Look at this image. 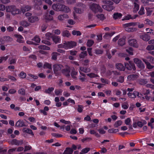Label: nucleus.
I'll list each match as a JSON object with an SVG mask.
<instances>
[{
    "mask_svg": "<svg viewBox=\"0 0 154 154\" xmlns=\"http://www.w3.org/2000/svg\"><path fill=\"white\" fill-rule=\"evenodd\" d=\"M52 7L54 10L57 11H63L68 13L70 11V9L68 7L60 4H54Z\"/></svg>",
    "mask_w": 154,
    "mask_h": 154,
    "instance_id": "nucleus-1",
    "label": "nucleus"
},
{
    "mask_svg": "<svg viewBox=\"0 0 154 154\" xmlns=\"http://www.w3.org/2000/svg\"><path fill=\"white\" fill-rule=\"evenodd\" d=\"M103 2L106 5H103L102 6L103 9L108 11H112L115 8L114 6L113 2L109 0L104 1Z\"/></svg>",
    "mask_w": 154,
    "mask_h": 154,
    "instance_id": "nucleus-2",
    "label": "nucleus"
},
{
    "mask_svg": "<svg viewBox=\"0 0 154 154\" xmlns=\"http://www.w3.org/2000/svg\"><path fill=\"white\" fill-rule=\"evenodd\" d=\"M54 14V12L53 10L50 11L49 13L48 12H46L43 16V20H45L46 22L48 23L53 20V16Z\"/></svg>",
    "mask_w": 154,
    "mask_h": 154,
    "instance_id": "nucleus-3",
    "label": "nucleus"
},
{
    "mask_svg": "<svg viewBox=\"0 0 154 154\" xmlns=\"http://www.w3.org/2000/svg\"><path fill=\"white\" fill-rule=\"evenodd\" d=\"M63 66L61 64H55L53 66L54 73L56 76H60L61 75L60 71Z\"/></svg>",
    "mask_w": 154,
    "mask_h": 154,
    "instance_id": "nucleus-4",
    "label": "nucleus"
},
{
    "mask_svg": "<svg viewBox=\"0 0 154 154\" xmlns=\"http://www.w3.org/2000/svg\"><path fill=\"white\" fill-rule=\"evenodd\" d=\"M91 10L95 13L102 12L103 9L99 5L93 3L90 6Z\"/></svg>",
    "mask_w": 154,
    "mask_h": 154,
    "instance_id": "nucleus-5",
    "label": "nucleus"
},
{
    "mask_svg": "<svg viewBox=\"0 0 154 154\" xmlns=\"http://www.w3.org/2000/svg\"><path fill=\"white\" fill-rule=\"evenodd\" d=\"M125 67L128 70L135 71L136 69L134 64L132 61H130L128 62L125 63Z\"/></svg>",
    "mask_w": 154,
    "mask_h": 154,
    "instance_id": "nucleus-6",
    "label": "nucleus"
},
{
    "mask_svg": "<svg viewBox=\"0 0 154 154\" xmlns=\"http://www.w3.org/2000/svg\"><path fill=\"white\" fill-rule=\"evenodd\" d=\"M70 67H67L62 69L61 70V72L64 75L67 77H69L70 76Z\"/></svg>",
    "mask_w": 154,
    "mask_h": 154,
    "instance_id": "nucleus-7",
    "label": "nucleus"
},
{
    "mask_svg": "<svg viewBox=\"0 0 154 154\" xmlns=\"http://www.w3.org/2000/svg\"><path fill=\"white\" fill-rule=\"evenodd\" d=\"M27 125L21 119H19L16 123L15 126L17 127H26Z\"/></svg>",
    "mask_w": 154,
    "mask_h": 154,
    "instance_id": "nucleus-8",
    "label": "nucleus"
},
{
    "mask_svg": "<svg viewBox=\"0 0 154 154\" xmlns=\"http://www.w3.org/2000/svg\"><path fill=\"white\" fill-rule=\"evenodd\" d=\"M134 62L139 68H142L144 67V65L142 61L140 59L135 58L134 59Z\"/></svg>",
    "mask_w": 154,
    "mask_h": 154,
    "instance_id": "nucleus-9",
    "label": "nucleus"
},
{
    "mask_svg": "<svg viewBox=\"0 0 154 154\" xmlns=\"http://www.w3.org/2000/svg\"><path fill=\"white\" fill-rule=\"evenodd\" d=\"M129 45L135 48L138 47L137 42L136 39H129L128 41Z\"/></svg>",
    "mask_w": 154,
    "mask_h": 154,
    "instance_id": "nucleus-10",
    "label": "nucleus"
},
{
    "mask_svg": "<svg viewBox=\"0 0 154 154\" xmlns=\"http://www.w3.org/2000/svg\"><path fill=\"white\" fill-rule=\"evenodd\" d=\"M66 45L67 47V49L73 48L76 45V43L74 41L66 42Z\"/></svg>",
    "mask_w": 154,
    "mask_h": 154,
    "instance_id": "nucleus-11",
    "label": "nucleus"
},
{
    "mask_svg": "<svg viewBox=\"0 0 154 154\" xmlns=\"http://www.w3.org/2000/svg\"><path fill=\"white\" fill-rule=\"evenodd\" d=\"M28 21L31 23H33L38 21L39 19L38 18L35 16H32L29 17H27Z\"/></svg>",
    "mask_w": 154,
    "mask_h": 154,
    "instance_id": "nucleus-12",
    "label": "nucleus"
},
{
    "mask_svg": "<svg viewBox=\"0 0 154 154\" xmlns=\"http://www.w3.org/2000/svg\"><path fill=\"white\" fill-rule=\"evenodd\" d=\"M34 7L35 9H40V7L39 6H41L42 4V2L41 0H34Z\"/></svg>",
    "mask_w": 154,
    "mask_h": 154,
    "instance_id": "nucleus-13",
    "label": "nucleus"
},
{
    "mask_svg": "<svg viewBox=\"0 0 154 154\" xmlns=\"http://www.w3.org/2000/svg\"><path fill=\"white\" fill-rule=\"evenodd\" d=\"M149 44H151L152 45H148L146 48V49L149 51H150L151 50L154 49V39L150 40L149 42Z\"/></svg>",
    "mask_w": 154,
    "mask_h": 154,
    "instance_id": "nucleus-14",
    "label": "nucleus"
},
{
    "mask_svg": "<svg viewBox=\"0 0 154 154\" xmlns=\"http://www.w3.org/2000/svg\"><path fill=\"white\" fill-rule=\"evenodd\" d=\"M122 16V14L121 13L119 12L114 13L112 16L113 18L115 20L121 19Z\"/></svg>",
    "mask_w": 154,
    "mask_h": 154,
    "instance_id": "nucleus-15",
    "label": "nucleus"
},
{
    "mask_svg": "<svg viewBox=\"0 0 154 154\" xmlns=\"http://www.w3.org/2000/svg\"><path fill=\"white\" fill-rule=\"evenodd\" d=\"M68 18H69V16L67 14H66L60 15L57 17V19L60 21L64 20Z\"/></svg>",
    "mask_w": 154,
    "mask_h": 154,
    "instance_id": "nucleus-16",
    "label": "nucleus"
},
{
    "mask_svg": "<svg viewBox=\"0 0 154 154\" xmlns=\"http://www.w3.org/2000/svg\"><path fill=\"white\" fill-rule=\"evenodd\" d=\"M16 8V7L14 5L8 6L6 7V10L7 12H11L12 14L13 11H14Z\"/></svg>",
    "mask_w": 154,
    "mask_h": 154,
    "instance_id": "nucleus-17",
    "label": "nucleus"
},
{
    "mask_svg": "<svg viewBox=\"0 0 154 154\" xmlns=\"http://www.w3.org/2000/svg\"><path fill=\"white\" fill-rule=\"evenodd\" d=\"M78 74V72L77 71H76L74 68L72 69L71 73V75L72 78L75 80L77 79V78L76 75Z\"/></svg>",
    "mask_w": 154,
    "mask_h": 154,
    "instance_id": "nucleus-18",
    "label": "nucleus"
},
{
    "mask_svg": "<svg viewBox=\"0 0 154 154\" xmlns=\"http://www.w3.org/2000/svg\"><path fill=\"white\" fill-rule=\"evenodd\" d=\"M139 93L136 91H134L133 93L129 92L128 93V96L130 98H134L136 97V96L139 95Z\"/></svg>",
    "mask_w": 154,
    "mask_h": 154,
    "instance_id": "nucleus-19",
    "label": "nucleus"
},
{
    "mask_svg": "<svg viewBox=\"0 0 154 154\" xmlns=\"http://www.w3.org/2000/svg\"><path fill=\"white\" fill-rule=\"evenodd\" d=\"M137 75L136 74H131L129 75L127 77V79L128 80L131 81L136 80L137 77Z\"/></svg>",
    "mask_w": 154,
    "mask_h": 154,
    "instance_id": "nucleus-20",
    "label": "nucleus"
},
{
    "mask_svg": "<svg viewBox=\"0 0 154 154\" xmlns=\"http://www.w3.org/2000/svg\"><path fill=\"white\" fill-rule=\"evenodd\" d=\"M116 68L120 71H124L125 69V66L121 63H118L116 64Z\"/></svg>",
    "mask_w": 154,
    "mask_h": 154,
    "instance_id": "nucleus-21",
    "label": "nucleus"
},
{
    "mask_svg": "<svg viewBox=\"0 0 154 154\" xmlns=\"http://www.w3.org/2000/svg\"><path fill=\"white\" fill-rule=\"evenodd\" d=\"M53 42L56 44L60 42V39L59 36H52Z\"/></svg>",
    "mask_w": 154,
    "mask_h": 154,
    "instance_id": "nucleus-22",
    "label": "nucleus"
},
{
    "mask_svg": "<svg viewBox=\"0 0 154 154\" xmlns=\"http://www.w3.org/2000/svg\"><path fill=\"white\" fill-rule=\"evenodd\" d=\"M140 38L146 41H148L150 39V36L146 34H144L141 35Z\"/></svg>",
    "mask_w": 154,
    "mask_h": 154,
    "instance_id": "nucleus-23",
    "label": "nucleus"
},
{
    "mask_svg": "<svg viewBox=\"0 0 154 154\" xmlns=\"http://www.w3.org/2000/svg\"><path fill=\"white\" fill-rule=\"evenodd\" d=\"M73 152V149L70 147H67L65 150L63 154H71Z\"/></svg>",
    "mask_w": 154,
    "mask_h": 154,
    "instance_id": "nucleus-24",
    "label": "nucleus"
},
{
    "mask_svg": "<svg viewBox=\"0 0 154 154\" xmlns=\"http://www.w3.org/2000/svg\"><path fill=\"white\" fill-rule=\"evenodd\" d=\"M23 132L28 133L32 136H33L34 135L32 130L29 128H24L23 129Z\"/></svg>",
    "mask_w": 154,
    "mask_h": 154,
    "instance_id": "nucleus-25",
    "label": "nucleus"
},
{
    "mask_svg": "<svg viewBox=\"0 0 154 154\" xmlns=\"http://www.w3.org/2000/svg\"><path fill=\"white\" fill-rule=\"evenodd\" d=\"M125 38H122L119 39L118 41V45L122 46L125 44Z\"/></svg>",
    "mask_w": 154,
    "mask_h": 154,
    "instance_id": "nucleus-26",
    "label": "nucleus"
},
{
    "mask_svg": "<svg viewBox=\"0 0 154 154\" xmlns=\"http://www.w3.org/2000/svg\"><path fill=\"white\" fill-rule=\"evenodd\" d=\"M49 110V108L48 106H45L44 107V109H40L39 112L43 114L44 115H47V113L46 111H48Z\"/></svg>",
    "mask_w": 154,
    "mask_h": 154,
    "instance_id": "nucleus-27",
    "label": "nucleus"
},
{
    "mask_svg": "<svg viewBox=\"0 0 154 154\" xmlns=\"http://www.w3.org/2000/svg\"><path fill=\"white\" fill-rule=\"evenodd\" d=\"M31 9V7L29 5H26L24 7H22L21 8V10L23 13L28 11Z\"/></svg>",
    "mask_w": 154,
    "mask_h": 154,
    "instance_id": "nucleus-28",
    "label": "nucleus"
},
{
    "mask_svg": "<svg viewBox=\"0 0 154 154\" xmlns=\"http://www.w3.org/2000/svg\"><path fill=\"white\" fill-rule=\"evenodd\" d=\"M134 7L133 8V12L134 13H136L138 11L139 8V6L138 4L136 2L134 3Z\"/></svg>",
    "mask_w": 154,
    "mask_h": 154,
    "instance_id": "nucleus-29",
    "label": "nucleus"
},
{
    "mask_svg": "<svg viewBox=\"0 0 154 154\" xmlns=\"http://www.w3.org/2000/svg\"><path fill=\"white\" fill-rule=\"evenodd\" d=\"M3 40L6 42H9L13 40V38L9 36H6L3 37Z\"/></svg>",
    "mask_w": 154,
    "mask_h": 154,
    "instance_id": "nucleus-30",
    "label": "nucleus"
},
{
    "mask_svg": "<svg viewBox=\"0 0 154 154\" xmlns=\"http://www.w3.org/2000/svg\"><path fill=\"white\" fill-rule=\"evenodd\" d=\"M139 83L142 85H144L147 84V81L146 79H141L139 80Z\"/></svg>",
    "mask_w": 154,
    "mask_h": 154,
    "instance_id": "nucleus-31",
    "label": "nucleus"
},
{
    "mask_svg": "<svg viewBox=\"0 0 154 154\" xmlns=\"http://www.w3.org/2000/svg\"><path fill=\"white\" fill-rule=\"evenodd\" d=\"M62 35L63 37H69L70 36V34L68 30H66L63 31L62 33Z\"/></svg>",
    "mask_w": 154,
    "mask_h": 154,
    "instance_id": "nucleus-32",
    "label": "nucleus"
},
{
    "mask_svg": "<svg viewBox=\"0 0 154 154\" xmlns=\"http://www.w3.org/2000/svg\"><path fill=\"white\" fill-rule=\"evenodd\" d=\"M59 54L55 52H53L51 54V59L53 60H56L57 59V56Z\"/></svg>",
    "mask_w": 154,
    "mask_h": 154,
    "instance_id": "nucleus-33",
    "label": "nucleus"
},
{
    "mask_svg": "<svg viewBox=\"0 0 154 154\" xmlns=\"http://www.w3.org/2000/svg\"><path fill=\"white\" fill-rule=\"evenodd\" d=\"M38 48L44 50H50V48L45 45H40L38 46Z\"/></svg>",
    "mask_w": 154,
    "mask_h": 154,
    "instance_id": "nucleus-34",
    "label": "nucleus"
},
{
    "mask_svg": "<svg viewBox=\"0 0 154 154\" xmlns=\"http://www.w3.org/2000/svg\"><path fill=\"white\" fill-rule=\"evenodd\" d=\"M43 68L44 69L48 68L49 69L52 70V66L51 64L50 63L46 62L45 63L43 66Z\"/></svg>",
    "mask_w": 154,
    "mask_h": 154,
    "instance_id": "nucleus-35",
    "label": "nucleus"
},
{
    "mask_svg": "<svg viewBox=\"0 0 154 154\" xmlns=\"http://www.w3.org/2000/svg\"><path fill=\"white\" fill-rule=\"evenodd\" d=\"M20 25L24 27H27L29 26L30 24L27 21L25 20H23L21 22Z\"/></svg>",
    "mask_w": 154,
    "mask_h": 154,
    "instance_id": "nucleus-36",
    "label": "nucleus"
},
{
    "mask_svg": "<svg viewBox=\"0 0 154 154\" xmlns=\"http://www.w3.org/2000/svg\"><path fill=\"white\" fill-rule=\"evenodd\" d=\"M87 55V52L86 51L82 52L79 55L80 58H83Z\"/></svg>",
    "mask_w": 154,
    "mask_h": 154,
    "instance_id": "nucleus-37",
    "label": "nucleus"
},
{
    "mask_svg": "<svg viewBox=\"0 0 154 154\" xmlns=\"http://www.w3.org/2000/svg\"><path fill=\"white\" fill-rule=\"evenodd\" d=\"M122 122L121 120H119L115 122L114 126L115 128H118L122 124Z\"/></svg>",
    "mask_w": 154,
    "mask_h": 154,
    "instance_id": "nucleus-38",
    "label": "nucleus"
},
{
    "mask_svg": "<svg viewBox=\"0 0 154 154\" xmlns=\"http://www.w3.org/2000/svg\"><path fill=\"white\" fill-rule=\"evenodd\" d=\"M87 75L90 78H95L97 77H99V76L95 74L94 73H91L89 74H87Z\"/></svg>",
    "mask_w": 154,
    "mask_h": 154,
    "instance_id": "nucleus-39",
    "label": "nucleus"
},
{
    "mask_svg": "<svg viewBox=\"0 0 154 154\" xmlns=\"http://www.w3.org/2000/svg\"><path fill=\"white\" fill-rule=\"evenodd\" d=\"M130 19H133V17L130 14H128L127 16L124 17L122 19V21H124L125 20H128Z\"/></svg>",
    "mask_w": 154,
    "mask_h": 154,
    "instance_id": "nucleus-40",
    "label": "nucleus"
},
{
    "mask_svg": "<svg viewBox=\"0 0 154 154\" xmlns=\"http://www.w3.org/2000/svg\"><path fill=\"white\" fill-rule=\"evenodd\" d=\"M17 60V58L13 59L12 58H10L9 59V63L10 65L14 64L16 63Z\"/></svg>",
    "mask_w": 154,
    "mask_h": 154,
    "instance_id": "nucleus-41",
    "label": "nucleus"
},
{
    "mask_svg": "<svg viewBox=\"0 0 154 154\" xmlns=\"http://www.w3.org/2000/svg\"><path fill=\"white\" fill-rule=\"evenodd\" d=\"M125 30L128 32H133L136 31V29L133 27H128L125 29Z\"/></svg>",
    "mask_w": 154,
    "mask_h": 154,
    "instance_id": "nucleus-42",
    "label": "nucleus"
},
{
    "mask_svg": "<svg viewBox=\"0 0 154 154\" xmlns=\"http://www.w3.org/2000/svg\"><path fill=\"white\" fill-rule=\"evenodd\" d=\"M94 43L93 40L91 39L88 40L87 43V46L88 47H91Z\"/></svg>",
    "mask_w": 154,
    "mask_h": 154,
    "instance_id": "nucleus-43",
    "label": "nucleus"
},
{
    "mask_svg": "<svg viewBox=\"0 0 154 154\" xmlns=\"http://www.w3.org/2000/svg\"><path fill=\"white\" fill-rule=\"evenodd\" d=\"M108 132L110 133H116L119 131L118 129L111 128L108 130Z\"/></svg>",
    "mask_w": 154,
    "mask_h": 154,
    "instance_id": "nucleus-44",
    "label": "nucleus"
},
{
    "mask_svg": "<svg viewBox=\"0 0 154 154\" xmlns=\"http://www.w3.org/2000/svg\"><path fill=\"white\" fill-rule=\"evenodd\" d=\"M126 51L130 55H133V48L131 47H129L126 49Z\"/></svg>",
    "mask_w": 154,
    "mask_h": 154,
    "instance_id": "nucleus-45",
    "label": "nucleus"
},
{
    "mask_svg": "<svg viewBox=\"0 0 154 154\" xmlns=\"http://www.w3.org/2000/svg\"><path fill=\"white\" fill-rule=\"evenodd\" d=\"M21 78L24 79L26 76V74L23 71H21L18 75Z\"/></svg>",
    "mask_w": 154,
    "mask_h": 154,
    "instance_id": "nucleus-46",
    "label": "nucleus"
},
{
    "mask_svg": "<svg viewBox=\"0 0 154 154\" xmlns=\"http://www.w3.org/2000/svg\"><path fill=\"white\" fill-rule=\"evenodd\" d=\"M96 17L101 20H103L105 19L104 15L103 14H97L96 15Z\"/></svg>",
    "mask_w": 154,
    "mask_h": 154,
    "instance_id": "nucleus-47",
    "label": "nucleus"
},
{
    "mask_svg": "<svg viewBox=\"0 0 154 154\" xmlns=\"http://www.w3.org/2000/svg\"><path fill=\"white\" fill-rule=\"evenodd\" d=\"M15 36L17 38V41L19 42H21L22 39L23 38V37L22 35H15Z\"/></svg>",
    "mask_w": 154,
    "mask_h": 154,
    "instance_id": "nucleus-48",
    "label": "nucleus"
},
{
    "mask_svg": "<svg viewBox=\"0 0 154 154\" xmlns=\"http://www.w3.org/2000/svg\"><path fill=\"white\" fill-rule=\"evenodd\" d=\"M54 90V88L53 87L49 88L47 89H46L45 90V92L47 94H50Z\"/></svg>",
    "mask_w": 154,
    "mask_h": 154,
    "instance_id": "nucleus-49",
    "label": "nucleus"
},
{
    "mask_svg": "<svg viewBox=\"0 0 154 154\" xmlns=\"http://www.w3.org/2000/svg\"><path fill=\"white\" fill-rule=\"evenodd\" d=\"M133 24L134 23L132 22H131L124 24L123 25V26L126 29L127 28H128L130 26H132Z\"/></svg>",
    "mask_w": 154,
    "mask_h": 154,
    "instance_id": "nucleus-50",
    "label": "nucleus"
},
{
    "mask_svg": "<svg viewBox=\"0 0 154 154\" xmlns=\"http://www.w3.org/2000/svg\"><path fill=\"white\" fill-rule=\"evenodd\" d=\"M145 10L143 6H141L140 11L138 12V14L140 15H142L145 14Z\"/></svg>",
    "mask_w": 154,
    "mask_h": 154,
    "instance_id": "nucleus-51",
    "label": "nucleus"
},
{
    "mask_svg": "<svg viewBox=\"0 0 154 154\" xmlns=\"http://www.w3.org/2000/svg\"><path fill=\"white\" fill-rule=\"evenodd\" d=\"M124 77L123 76H120L118 77L117 79V81L121 83H123L124 82Z\"/></svg>",
    "mask_w": 154,
    "mask_h": 154,
    "instance_id": "nucleus-52",
    "label": "nucleus"
},
{
    "mask_svg": "<svg viewBox=\"0 0 154 154\" xmlns=\"http://www.w3.org/2000/svg\"><path fill=\"white\" fill-rule=\"evenodd\" d=\"M77 111L79 113L82 112L83 110V106L82 105H78Z\"/></svg>",
    "mask_w": 154,
    "mask_h": 154,
    "instance_id": "nucleus-53",
    "label": "nucleus"
},
{
    "mask_svg": "<svg viewBox=\"0 0 154 154\" xmlns=\"http://www.w3.org/2000/svg\"><path fill=\"white\" fill-rule=\"evenodd\" d=\"M74 10L76 13L78 14H81L83 12L82 10L79 8H74Z\"/></svg>",
    "mask_w": 154,
    "mask_h": 154,
    "instance_id": "nucleus-54",
    "label": "nucleus"
},
{
    "mask_svg": "<svg viewBox=\"0 0 154 154\" xmlns=\"http://www.w3.org/2000/svg\"><path fill=\"white\" fill-rule=\"evenodd\" d=\"M90 150V148L87 147L83 149L82 150V152L84 154L88 153Z\"/></svg>",
    "mask_w": 154,
    "mask_h": 154,
    "instance_id": "nucleus-55",
    "label": "nucleus"
},
{
    "mask_svg": "<svg viewBox=\"0 0 154 154\" xmlns=\"http://www.w3.org/2000/svg\"><path fill=\"white\" fill-rule=\"evenodd\" d=\"M72 34L73 35H76L77 36L80 35H81V33L80 31L75 30L72 31Z\"/></svg>",
    "mask_w": 154,
    "mask_h": 154,
    "instance_id": "nucleus-56",
    "label": "nucleus"
},
{
    "mask_svg": "<svg viewBox=\"0 0 154 154\" xmlns=\"http://www.w3.org/2000/svg\"><path fill=\"white\" fill-rule=\"evenodd\" d=\"M146 14L147 16H149L150 15L152 12V10L151 9L149 8H146Z\"/></svg>",
    "mask_w": 154,
    "mask_h": 154,
    "instance_id": "nucleus-57",
    "label": "nucleus"
},
{
    "mask_svg": "<svg viewBox=\"0 0 154 154\" xmlns=\"http://www.w3.org/2000/svg\"><path fill=\"white\" fill-rule=\"evenodd\" d=\"M115 33V32H111L110 33H107L105 34V35L103 36V38H104L105 37H111Z\"/></svg>",
    "mask_w": 154,
    "mask_h": 154,
    "instance_id": "nucleus-58",
    "label": "nucleus"
},
{
    "mask_svg": "<svg viewBox=\"0 0 154 154\" xmlns=\"http://www.w3.org/2000/svg\"><path fill=\"white\" fill-rule=\"evenodd\" d=\"M58 47L59 48H63L66 49H67V47L66 45V42L63 43V44H60L58 45Z\"/></svg>",
    "mask_w": 154,
    "mask_h": 154,
    "instance_id": "nucleus-59",
    "label": "nucleus"
},
{
    "mask_svg": "<svg viewBox=\"0 0 154 154\" xmlns=\"http://www.w3.org/2000/svg\"><path fill=\"white\" fill-rule=\"evenodd\" d=\"M20 12V10L19 9L16 8L14 11H13L12 14L14 15H15L16 14H19Z\"/></svg>",
    "mask_w": 154,
    "mask_h": 154,
    "instance_id": "nucleus-60",
    "label": "nucleus"
},
{
    "mask_svg": "<svg viewBox=\"0 0 154 154\" xmlns=\"http://www.w3.org/2000/svg\"><path fill=\"white\" fill-rule=\"evenodd\" d=\"M92 140V138L91 137H87L82 139V141L83 143L85 142L89 141Z\"/></svg>",
    "mask_w": 154,
    "mask_h": 154,
    "instance_id": "nucleus-61",
    "label": "nucleus"
},
{
    "mask_svg": "<svg viewBox=\"0 0 154 154\" xmlns=\"http://www.w3.org/2000/svg\"><path fill=\"white\" fill-rule=\"evenodd\" d=\"M18 93L22 95H24L25 94V90L23 88H21L18 90Z\"/></svg>",
    "mask_w": 154,
    "mask_h": 154,
    "instance_id": "nucleus-62",
    "label": "nucleus"
},
{
    "mask_svg": "<svg viewBox=\"0 0 154 154\" xmlns=\"http://www.w3.org/2000/svg\"><path fill=\"white\" fill-rule=\"evenodd\" d=\"M100 80L101 82L103 83L108 84H109V81L106 79L101 78Z\"/></svg>",
    "mask_w": 154,
    "mask_h": 154,
    "instance_id": "nucleus-63",
    "label": "nucleus"
},
{
    "mask_svg": "<svg viewBox=\"0 0 154 154\" xmlns=\"http://www.w3.org/2000/svg\"><path fill=\"white\" fill-rule=\"evenodd\" d=\"M52 135L56 138H59L63 136V135L59 134L53 133L52 134Z\"/></svg>",
    "mask_w": 154,
    "mask_h": 154,
    "instance_id": "nucleus-64",
    "label": "nucleus"
}]
</instances>
